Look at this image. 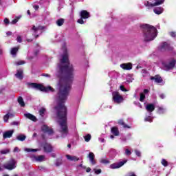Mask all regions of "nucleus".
<instances>
[{"label":"nucleus","mask_w":176,"mask_h":176,"mask_svg":"<svg viewBox=\"0 0 176 176\" xmlns=\"http://www.w3.org/2000/svg\"><path fill=\"white\" fill-rule=\"evenodd\" d=\"M60 63L58 65L57 76L59 81L57 84L58 90L56 98L57 102L54 107L56 113L57 122L60 127V133L62 138L68 135V126H67V107L64 103L67 101L68 96L72 89L74 82V66L69 63L68 58V51L65 47H63V54L61 56Z\"/></svg>","instance_id":"obj_1"},{"label":"nucleus","mask_w":176,"mask_h":176,"mask_svg":"<svg viewBox=\"0 0 176 176\" xmlns=\"http://www.w3.org/2000/svg\"><path fill=\"white\" fill-rule=\"evenodd\" d=\"M140 27L143 30V38L146 42L153 41L157 36L156 28L148 24L142 25Z\"/></svg>","instance_id":"obj_2"},{"label":"nucleus","mask_w":176,"mask_h":176,"mask_svg":"<svg viewBox=\"0 0 176 176\" xmlns=\"http://www.w3.org/2000/svg\"><path fill=\"white\" fill-rule=\"evenodd\" d=\"M29 87L31 89H36V90H41V91H54V89H53L52 87H45L41 84H36V83H29Z\"/></svg>","instance_id":"obj_3"},{"label":"nucleus","mask_w":176,"mask_h":176,"mask_svg":"<svg viewBox=\"0 0 176 176\" xmlns=\"http://www.w3.org/2000/svg\"><path fill=\"white\" fill-rule=\"evenodd\" d=\"M162 3H164V0H151L150 1H145L144 6L148 8V9H151V8L162 5Z\"/></svg>","instance_id":"obj_4"},{"label":"nucleus","mask_w":176,"mask_h":176,"mask_svg":"<svg viewBox=\"0 0 176 176\" xmlns=\"http://www.w3.org/2000/svg\"><path fill=\"white\" fill-rule=\"evenodd\" d=\"M112 96L114 104H122L124 100L123 96L118 91H113Z\"/></svg>","instance_id":"obj_5"},{"label":"nucleus","mask_w":176,"mask_h":176,"mask_svg":"<svg viewBox=\"0 0 176 176\" xmlns=\"http://www.w3.org/2000/svg\"><path fill=\"white\" fill-rule=\"evenodd\" d=\"M162 65L166 71H168V69H173V68L175 67V60L170 59L167 62H163Z\"/></svg>","instance_id":"obj_6"},{"label":"nucleus","mask_w":176,"mask_h":176,"mask_svg":"<svg viewBox=\"0 0 176 176\" xmlns=\"http://www.w3.org/2000/svg\"><path fill=\"white\" fill-rule=\"evenodd\" d=\"M3 167L6 170H14V168H16V160H10L8 162L3 164Z\"/></svg>","instance_id":"obj_7"},{"label":"nucleus","mask_w":176,"mask_h":176,"mask_svg":"<svg viewBox=\"0 0 176 176\" xmlns=\"http://www.w3.org/2000/svg\"><path fill=\"white\" fill-rule=\"evenodd\" d=\"M43 30V26H38L35 27L33 26L32 28V31H33V35L35 36V38H38L40 34L42 32Z\"/></svg>","instance_id":"obj_8"},{"label":"nucleus","mask_w":176,"mask_h":176,"mask_svg":"<svg viewBox=\"0 0 176 176\" xmlns=\"http://www.w3.org/2000/svg\"><path fill=\"white\" fill-rule=\"evenodd\" d=\"M127 163V160H124V161H121L120 162L114 163L110 165V168L112 170H115L116 168H120L122 166H124Z\"/></svg>","instance_id":"obj_9"},{"label":"nucleus","mask_w":176,"mask_h":176,"mask_svg":"<svg viewBox=\"0 0 176 176\" xmlns=\"http://www.w3.org/2000/svg\"><path fill=\"white\" fill-rule=\"evenodd\" d=\"M41 130L42 131H43V133H45L46 134H48V135H53V129L47 126V125H43L41 127Z\"/></svg>","instance_id":"obj_10"},{"label":"nucleus","mask_w":176,"mask_h":176,"mask_svg":"<svg viewBox=\"0 0 176 176\" xmlns=\"http://www.w3.org/2000/svg\"><path fill=\"white\" fill-rule=\"evenodd\" d=\"M161 52H166V50H173V47H170L167 43H163L160 45Z\"/></svg>","instance_id":"obj_11"},{"label":"nucleus","mask_w":176,"mask_h":176,"mask_svg":"<svg viewBox=\"0 0 176 176\" xmlns=\"http://www.w3.org/2000/svg\"><path fill=\"white\" fill-rule=\"evenodd\" d=\"M120 67L125 71H130V69H133V64L128 63H122L120 65Z\"/></svg>","instance_id":"obj_12"},{"label":"nucleus","mask_w":176,"mask_h":176,"mask_svg":"<svg viewBox=\"0 0 176 176\" xmlns=\"http://www.w3.org/2000/svg\"><path fill=\"white\" fill-rule=\"evenodd\" d=\"M80 16L81 19H89V17H90V13L87 10H82L80 13Z\"/></svg>","instance_id":"obj_13"},{"label":"nucleus","mask_w":176,"mask_h":176,"mask_svg":"<svg viewBox=\"0 0 176 176\" xmlns=\"http://www.w3.org/2000/svg\"><path fill=\"white\" fill-rule=\"evenodd\" d=\"M44 151L47 153H50L52 151H53V147H52V145L49 143H45L44 144Z\"/></svg>","instance_id":"obj_14"},{"label":"nucleus","mask_w":176,"mask_h":176,"mask_svg":"<svg viewBox=\"0 0 176 176\" xmlns=\"http://www.w3.org/2000/svg\"><path fill=\"white\" fill-rule=\"evenodd\" d=\"M24 116L33 122H36V117L30 113H25Z\"/></svg>","instance_id":"obj_15"},{"label":"nucleus","mask_w":176,"mask_h":176,"mask_svg":"<svg viewBox=\"0 0 176 176\" xmlns=\"http://www.w3.org/2000/svg\"><path fill=\"white\" fill-rule=\"evenodd\" d=\"M151 80H155L156 83H162L163 82V79H162V77L160 76H155L154 77L151 78Z\"/></svg>","instance_id":"obj_16"},{"label":"nucleus","mask_w":176,"mask_h":176,"mask_svg":"<svg viewBox=\"0 0 176 176\" xmlns=\"http://www.w3.org/2000/svg\"><path fill=\"white\" fill-rule=\"evenodd\" d=\"M66 157L67 160H69L70 162H78V160H79V158L76 156L67 155Z\"/></svg>","instance_id":"obj_17"},{"label":"nucleus","mask_w":176,"mask_h":176,"mask_svg":"<svg viewBox=\"0 0 176 176\" xmlns=\"http://www.w3.org/2000/svg\"><path fill=\"white\" fill-rule=\"evenodd\" d=\"M13 133H14L13 130L5 132L3 133V138H10V137H12V135H13Z\"/></svg>","instance_id":"obj_18"},{"label":"nucleus","mask_w":176,"mask_h":176,"mask_svg":"<svg viewBox=\"0 0 176 176\" xmlns=\"http://www.w3.org/2000/svg\"><path fill=\"white\" fill-rule=\"evenodd\" d=\"M88 157L89 159V162H91V164H96V160H94V153L90 152L89 153Z\"/></svg>","instance_id":"obj_19"},{"label":"nucleus","mask_w":176,"mask_h":176,"mask_svg":"<svg viewBox=\"0 0 176 176\" xmlns=\"http://www.w3.org/2000/svg\"><path fill=\"white\" fill-rule=\"evenodd\" d=\"M164 10L162 7H158V8H155L153 9V12H154V13H155V14H162V13H163Z\"/></svg>","instance_id":"obj_20"},{"label":"nucleus","mask_w":176,"mask_h":176,"mask_svg":"<svg viewBox=\"0 0 176 176\" xmlns=\"http://www.w3.org/2000/svg\"><path fill=\"white\" fill-rule=\"evenodd\" d=\"M34 160L36 162H45V160H46V158L45 157V155H39L37 157H34Z\"/></svg>","instance_id":"obj_21"},{"label":"nucleus","mask_w":176,"mask_h":176,"mask_svg":"<svg viewBox=\"0 0 176 176\" xmlns=\"http://www.w3.org/2000/svg\"><path fill=\"white\" fill-rule=\"evenodd\" d=\"M146 109L148 112H153V111H155V105L152 104H147L146 106Z\"/></svg>","instance_id":"obj_22"},{"label":"nucleus","mask_w":176,"mask_h":176,"mask_svg":"<svg viewBox=\"0 0 176 176\" xmlns=\"http://www.w3.org/2000/svg\"><path fill=\"white\" fill-rule=\"evenodd\" d=\"M14 115L13 113H8L3 116V120L6 123L9 120V118H13Z\"/></svg>","instance_id":"obj_23"},{"label":"nucleus","mask_w":176,"mask_h":176,"mask_svg":"<svg viewBox=\"0 0 176 176\" xmlns=\"http://www.w3.org/2000/svg\"><path fill=\"white\" fill-rule=\"evenodd\" d=\"M15 76H16V78H18V79H23V69H18Z\"/></svg>","instance_id":"obj_24"},{"label":"nucleus","mask_w":176,"mask_h":176,"mask_svg":"<svg viewBox=\"0 0 176 176\" xmlns=\"http://www.w3.org/2000/svg\"><path fill=\"white\" fill-rule=\"evenodd\" d=\"M111 133L113 135L118 136L119 135V129L117 127H112L111 128Z\"/></svg>","instance_id":"obj_25"},{"label":"nucleus","mask_w":176,"mask_h":176,"mask_svg":"<svg viewBox=\"0 0 176 176\" xmlns=\"http://www.w3.org/2000/svg\"><path fill=\"white\" fill-rule=\"evenodd\" d=\"M18 102L21 107H25V103H24V100L23 99V97L19 96L18 98Z\"/></svg>","instance_id":"obj_26"},{"label":"nucleus","mask_w":176,"mask_h":176,"mask_svg":"<svg viewBox=\"0 0 176 176\" xmlns=\"http://www.w3.org/2000/svg\"><path fill=\"white\" fill-rule=\"evenodd\" d=\"M119 124H121V126H123L124 129H131V127L126 124H124V122H123L122 120H120L118 121Z\"/></svg>","instance_id":"obj_27"},{"label":"nucleus","mask_w":176,"mask_h":176,"mask_svg":"<svg viewBox=\"0 0 176 176\" xmlns=\"http://www.w3.org/2000/svg\"><path fill=\"white\" fill-rule=\"evenodd\" d=\"M118 155V152L116 149L111 148L109 151V155L111 156V157H113Z\"/></svg>","instance_id":"obj_28"},{"label":"nucleus","mask_w":176,"mask_h":176,"mask_svg":"<svg viewBox=\"0 0 176 176\" xmlns=\"http://www.w3.org/2000/svg\"><path fill=\"white\" fill-rule=\"evenodd\" d=\"M64 19H59L56 21V25H58V27H61V25L64 24Z\"/></svg>","instance_id":"obj_29"},{"label":"nucleus","mask_w":176,"mask_h":176,"mask_svg":"<svg viewBox=\"0 0 176 176\" xmlns=\"http://www.w3.org/2000/svg\"><path fill=\"white\" fill-rule=\"evenodd\" d=\"M19 52V47H14L11 50V54L12 56H16V53Z\"/></svg>","instance_id":"obj_30"},{"label":"nucleus","mask_w":176,"mask_h":176,"mask_svg":"<svg viewBox=\"0 0 176 176\" xmlns=\"http://www.w3.org/2000/svg\"><path fill=\"white\" fill-rule=\"evenodd\" d=\"M63 164V160L61 159H57L55 162L56 167H58Z\"/></svg>","instance_id":"obj_31"},{"label":"nucleus","mask_w":176,"mask_h":176,"mask_svg":"<svg viewBox=\"0 0 176 176\" xmlns=\"http://www.w3.org/2000/svg\"><path fill=\"white\" fill-rule=\"evenodd\" d=\"M78 167H80V168H82L83 170H86L87 173H90V171H91V168H87L85 166H83L82 164L79 165Z\"/></svg>","instance_id":"obj_32"},{"label":"nucleus","mask_w":176,"mask_h":176,"mask_svg":"<svg viewBox=\"0 0 176 176\" xmlns=\"http://www.w3.org/2000/svg\"><path fill=\"white\" fill-rule=\"evenodd\" d=\"M16 140L19 141H25V135H19L16 137Z\"/></svg>","instance_id":"obj_33"},{"label":"nucleus","mask_w":176,"mask_h":176,"mask_svg":"<svg viewBox=\"0 0 176 176\" xmlns=\"http://www.w3.org/2000/svg\"><path fill=\"white\" fill-rule=\"evenodd\" d=\"M46 112V109L45 108H41L39 110V113H40V116H45V113Z\"/></svg>","instance_id":"obj_34"},{"label":"nucleus","mask_w":176,"mask_h":176,"mask_svg":"<svg viewBox=\"0 0 176 176\" xmlns=\"http://www.w3.org/2000/svg\"><path fill=\"white\" fill-rule=\"evenodd\" d=\"M100 163H102L103 164H109L110 162L107 159L102 158L100 160Z\"/></svg>","instance_id":"obj_35"},{"label":"nucleus","mask_w":176,"mask_h":176,"mask_svg":"<svg viewBox=\"0 0 176 176\" xmlns=\"http://www.w3.org/2000/svg\"><path fill=\"white\" fill-rule=\"evenodd\" d=\"M166 113V109L163 108V107H159L158 108V113H160V115L165 113Z\"/></svg>","instance_id":"obj_36"},{"label":"nucleus","mask_w":176,"mask_h":176,"mask_svg":"<svg viewBox=\"0 0 176 176\" xmlns=\"http://www.w3.org/2000/svg\"><path fill=\"white\" fill-rule=\"evenodd\" d=\"M25 152H38V149H34V148H25L24 149Z\"/></svg>","instance_id":"obj_37"},{"label":"nucleus","mask_w":176,"mask_h":176,"mask_svg":"<svg viewBox=\"0 0 176 176\" xmlns=\"http://www.w3.org/2000/svg\"><path fill=\"white\" fill-rule=\"evenodd\" d=\"M9 152H10V150L6 148L3 150H1L0 151V153H1V155H8V153H9Z\"/></svg>","instance_id":"obj_38"},{"label":"nucleus","mask_w":176,"mask_h":176,"mask_svg":"<svg viewBox=\"0 0 176 176\" xmlns=\"http://www.w3.org/2000/svg\"><path fill=\"white\" fill-rule=\"evenodd\" d=\"M85 140L86 141V142H89V141H90V140H91V134H87V135H85L84 137Z\"/></svg>","instance_id":"obj_39"},{"label":"nucleus","mask_w":176,"mask_h":176,"mask_svg":"<svg viewBox=\"0 0 176 176\" xmlns=\"http://www.w3.org/2000/svg\"><path fill=\"white\" fill-rule=\"evenodd\" d=\"M153 120V118L152 116H146L144 118V122H150V123H152Z\"/></svg>","instance_id":"obj_40"},{"label":"nucleus","mask_w":176,"mask_h":176,"mask_svg":"<svg viewBox=\"0 0 176 176\" xmlns=\"http://www.w3.org/2000/svg\"><path fill=\"white\" fill-rule=\"evenodd\" d=\"M15 65H23V64H25L24 60H18L14 63Z\"/></svg>","instance_id":"obj_41"},{"label":"nucleus","mask_w":176,"mask_h":176,"mask_svg":"<svg viewBox=\"0 0 176 176\" xmlns=\"http://www.w3.org/2000/svg\"><path fill=\"white\" fill-rule=\"evenodd\" d=\"M144 100H145V94L141 93L140 94V101H141V102H144Z\"/></svg>","instance_id":"obj_42"},{"label":"nucleus","mask_w":176,"mask_h":176,"mask_svg":"<svg viewBox=\"0 0 176 176\" xmlns=\"http://www.w3.org/2000/svg\"><path fill=\"white\" fill-rule=\"evenodd\" d=\"M131 155V151H130L129 149H125V153H124V155L125 156H130Z\"/></svg>","instance_id":"obj_43"},{"label":"nucleus","mask_w":176,"mask_h":176,"mask_svg":"<svg viewBox=\"0 0 176 176\" xmlns=\"http://www.w3.org/2000/svg\"><path fill=\"white\" fill-rule=\"evenodd\" d=\"M162 166H164V167H167V166H168V163L167 162V161L164 159H163L161 162Z\"/></svg>","instance_id":"obj_44"},{"label":"nucleus","mask_w":176,"mask_h":176,"mask_svg":"<svg viewBox=\"0 0 176 176\" xmlns=\"http://www.w3.org/2000/svg\"><path fill=\"white\" fill-rule=\"evenodd\" d=\"M136 156H138V157H141V151H138V150H135L134 151Z\"/></svg>","instance_id":"obj_45"},{"label":"nucleus","mask_w":176,"mask_h":176,"mask_svg":"<svg viewBox=\"0 0 176 176\" xmlns=\"http://www.w3.org/2000/svg\"><path fill=\"white\" fill-rule=\"evenodd\" d=\"M169 35L172 36V38H175L176 36V32H169Z\"/></svg>","instance_id":"obj_46"},{"label":"nucleus","mask_w":176,"mask_h":176,"mask_svg":"<svg viewBox=\"0 0 176 176\" xmlns=\"http://www.w3.org/2000/svg\"><path fill=\"white\" fill-rule=\"evenodd\" d=\"M77 23H78L79 24H85V21H83V18H81L77 21Z\"/></svg>","instance_id":"obj_47"},{"label":"nucleus","mask_w":176,"mask_h":176,"mask_svg":"<svg viewBox=\"0 0 176 176\" xmlns=\"http://www.w3.org/2000/svg\"><path fill=\"white\" fill-rule=\"evenodd\" d=\"M94 171H95V174H101V169H94Z\"/></svg>","instance_id":"obj_48"},{"label":"nucleus","mask_w":176,"mask_h":176,"mask_svg":"<svg viewBox=\"0 0 176 176\" xmlns=\"http://www.w3.org/2000/svg\"><path fill=\"white\" fill-rule=\"evenodd\" d=\"M120 90H121L122 91H128V90H127L126 88H124V87L123 85H121V86L120 87Z\"/></svg>","instance_id":"obj_49"},{"label":"nucleus","mask_w":176,"mask_h":176,"mask_svg":"<svg viewBox=\"0 0 176 176\" xmlns=\"http://www.w3.org/2000/svg\"><path fill=\"white\" fill-rule=\"evenodd\" d=\"M16 41L19 43H21V42H22L21 36H17Z\"/></svg>","instance_id":"obj_50"},{"label":"nucleus","mask_w":176,"mask_h":176,"mask_svg":"<svg viewBox=\"0 0 176 176\" xmlns=\"http://www.w3.org/2000/svg\"><path fill=\"white\" fill-rule=\"evenodd\" d=\"M19 19H20V17L18 18V19H15L12 20L10 23L11 24H16V23H17V21H19Z\"/></svg>","instance_id":"obj_51"},{"label":"nucleus","mask_w":176,"mask_h":176,"mask_svg":"<svg viewBox=\"0 0 176 176\" xmlns=\"http://www.w3.org/2000/svg\"><path fill=\"white\" fill-rule=\"evenodd\" d=\"M42 76H45V78H50V74H43Z\"/></svg>","instance_id":"obj_52"},{"label":"nucleus","mask_w":176,"mask_h":176,"mask_svg":"<svg viewBox=\"0 0 176 176\" xmlns=\"http://www.w3.org/2000/svg\"><path fill=\"white\" fill-rule=\"evenodd\" d=\"M126 138L127 140H131V133L126 135Z\"/></svg>","instance_id":"obj_53"},{"label":"nucleus","mask_w":176,"mask_h":176,"mask_svg":"<svg viewBox=\"0 0 176 176\" xmlns=\"http://www.w3.org/2000/svg\"><path fill=\"white\" fill-rule=\"evenodd\" d=\"M4 23L5 24H9L10 21L9 19H8V18L4 19Z\"/></svg>","instance_id":"obj_54"},{"label":"nucleus","mask_w":176,"mask_h":176,"mask_svg":"<svg viewBox=\"0 0 176 176\" xmlns=\"http://www.w3.org/2000/svg\"><path fill=\"white\" fill-rule=\"evenodd\" d=\"M13 152H20V149L19 147H15L13 150Z\"/></svg>","instance_id":"obj_55"},{"label":"nucleus","mask_w":176,"mask_h":176,"mask_svg":"<svg viewBox=\"0 0 176 176\" xmlns=\"http://www.w3.org/2000/svg\"><path fill=\"white\" fill-rule=\"evenodd\" d=\"M126 176H137L134 173H129Z\"/></svg>","instance_id":"obj_56"},{"label":"nucleus","mask_w":176,"mask_h":176,"mask_svg":"<svg viewBox=\"0 0 176 176\" xmlns=\"http://www.w3.org/2000/svg\"><path fill=\"white\" fill-rule=\"evenodd\" d=\"M160 98H162L163 100L166 98V96L164 94H160Z\"/></svg>","instance_id":"obj_57"},{"label":"nucleus","mask_w":176,"mask_h":176,"mask_svg":"<svg viewBox=\"0 0 176 176\" xmlns=\"http://www.w3.org/2000/svg\"><path fill=\"white\" fill-rule=\"evenodd\" d=\"M128 139H126V138H121V140L122 141V142H126L127 141Z\"/></svg>","instance_id":"obj_58"},{"label":"nucleus","mask_w":176,"mask_h":176,"mask_svg":"<svg viewBox=\"0 0 176 176\" xmlns=\"http://www.w3.org/2000/svg\"><path fill=\"white\" fill-rule=\"evenodd\" d=\"M38 170H40V171H43V170H45V167H43V166H38Z\"/></svg>","instance_id":"obj_59"},{"label":"nucleus","mask_w":176,"mask_h":176,"mask_svg":"<svg viewBox=\"0 0 176 176\" xmlns=\"http://www.w3.org/2000/svg\"><path fill=\"white\" fill-rule=\"evenodd\" d=\"M33 8L35 10H38V9H39V6H34Z\"/></svg>","instance_id":"obj_60"},{"label":"nucleus","mask_w":176,"mask_h":176,"mask_svg":"<svg viewBox=\"0 0 176 176\" xmlns=\"http://www.w3.org/2000/svg\"><path fill=\"white\" fill-rule=\"evenodd\" d=\"M148 93H149V90H148V89H144V93L143 94H148Z\"/></svg>","instance_id":"obj_61"},{"label":"nucleus","mask_w":176,"mask_h":176,"mask_svg":"<svg viewBox=\"0 0 176 176\" xmlns=\"http://www.w3.org/2000/svg\"><path fill=\"white\" fill-rule=\"evenodd\" d=\"M27 13L29 16H31V11H30V10L27 11Z\"/></svg>","instance_id":"obj_62"},{"label":"nucleus","mask_w":176,"mask_h":176,"mask_svg":"<svg viewBox=\"0 0 176 176\" xmlns=\"http://www.w3.org/2000/svg\"><path fill=\"white\" fill-rule=\"evenodd\" d=\"M6 34L8 35V36H10V35H12V32H8L6 33Z\"/></svg>","instance_id":"obj_63"},{"label":"nucleus","mask_w":176,"mask_h":176,"mask_svg":"<svg viewBox=\"0 0 176 176\" xmlns=\"http://www.w3.org/2000/svg\"><path fill=\"white\" fill-rule=\"evenodd\" d=\"M142 72L143 74H146V70L143 69V70L142 71Z\"/></svg>","instance_id":"obj_64"}]
</instances>
